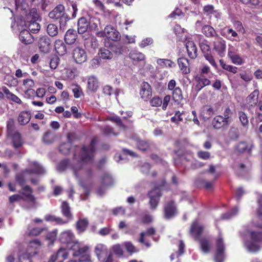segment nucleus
<instances>
[{"instance_id": "1", "label": "nucleus", "mask_w": 262, "mask_h": 262, "mask_svg": "<svg viewBox=\"0 0 262 262\" xmlns=\"http://www.w3.org/2000/svg\"><path fill=\"white\" fill-rule=\"evenodd\" d=\"M98 142L97 137L93 138L90 142L89 148L83 145L80 152V161L82 163H88L91 162L95 157V145Z\"/></svg>"}, {"instance_id": "2", "label": "nucleus", "mask_w": 262, "mask_h": 262, "mask_svg": "<svg viewBox=\"0 0 262 262\" xmlns=\"http://www.w3.org/2000/svg\"><path fill=\"white\" fill-rule=\"evenodd\" d=\"M215 252L214 254V260L215 262H223L225 258V252L226 250L224 238L221 233L215 240Z\"/></svg>"}, {"instance_id": "3", "label": "nucleus", "mask_w": 262, "mask_h": 262, "mask_svg": "<svg viewBox=\"0 0 262 262\" xmlns=\"http://www.w3.org/2000/svg\"><path fill=\"white\" fill-rule=\"evenodd\" d=\"M199 46L205 59L207 60L213 67L216 68L217 65L212 55L209 41L206 39L201 40L199 42Z\"/></svg>"}, {"instance_id": "4", "label": "nucleus", "mask_w": 262, "mask_h": 262, "mask_svg": "<svg viewBox=\"0 0 262 262\" xmlns=\"http://www.w3.org/2000/svg\"><path fill=\"white\" fill-rule=\"evenodd\" d=\"M23 173L27 174L43 175L46 173L44 168L37 162H29V167L23 170Z\"/></svg>"}, {"instance_id": "5", "label": "nucleus", "mask_w": 262, "mask_h": 262, "mask_svg": "<svg viewBox=\"0 0 262 262\" xmlns=\"http://www.w3.org/2000/svg\"><path fill=\"white\" fill-rule=\"evenodd\" d=\"M213 50L216 52L217 54L221 57L225 55L226 45L225 41L219 36L215 37L213 42Z\"/></svg>"}, {"instance_id": "6", "label": "nucleus", "mask_w": 262, "mask_h": 262, "mask_svg": "<svg viewBox=\"0 0 262 262\" xmlns=\"http://www.w3.org/2000/svg\"><path fill=\"white\" fill-rule=\"evenodd\" d=\"M33 191L32 188L28 185L21 188V190L18 191L20 194L23 196V201L34 204L36 203V198L33 194Z\"/></svg>"}, {"instance_id": "7", "label": "nucleus", "mask_w": 262, "mask_h": 262, "mask_svg": "<svg viewBox=\"0 0 262 262\" xmlns=\"http://www.w3.org/2000/svg\"><path fill=\"white\" fill-rule=\"evenodd\" d=\"M204 226L199 223L198 220H195L191 224L189 232L193 238L198 240L204 231Z\"/></svg>"}, {"instance_id": "8", "label": "nucleus", "mask_w": 262, "mask_h": 262, "mask_svg": "<svg viewBox=\"0 0 262 262\" xmlns=\"http://www.w3.org/2000/svg\"><path fill=\"white\" fill-rule=\"evenodd\" d=\"M178 214V208L173 200L168 202L165 205V218L170 220Z\"/></svg>"}, {"instance_id": "9", "label": "nucleus", "mask_w": 262, "mask_h": 262, "mask_svg": "<svg viewBox=\"0 0 262 262\" xmlns=\"http://www.w3.org/2000/svg\"><path fill=\"white\" fill-rule=\"evenodd\" d=\"M140 95L144 101H148L152 95V89L147 82L143 81L140 85Z\"/></svg>"}, {"instance_id": "10", "label": "nucleus", "mask_w": 262, "mask_h": 262, "mask_svg": "<svg viewBox=\"0 0 262 262\" xmlns=\"http://www.w3.org/2000/svg\"><path fill=\"white\" fill-rule=\"evenodd\" d=\"M51 39L47 35L40 36L38 41V46L40 52L47 53L50 51Z\"/></svg>"}, {"instance_id": "11", "label": "nucleus", "mask_w": 262, "mask_h": 262, "mask_svg": "<svg viewBox=\"0 0 262 262\" xmlns=\"http://www.w3.org/2000/svg\"><path fill=\"white\" fill-rule=\"evenodd\" d=\"M73 57L77 63L81 64L87 59V55L85 50L77 47L73 51Z\"/></svg>"}, {"instance_id": "12", "label": "nucleus", "mask_w": 262, "mask_h": 262, "mask_svg": "<svg viewBox=\"0 0 262 262\" xmlns=\"http://www.w3.org/2000/svg\"><path fill=\"white\" fill-rule=\"evenodd\" d=\"M230 123L222 115L215 116L212 121V127L216 129L227 128Z\"/></svg>"}, {"instance_id": "13", "label": "nucleus", "mask_w": 262, "mask_h": 262, "mask_svg": "<svg viewBox=\"0 0 262 262\" xmlns=\"http://www.w3.org/2000/svg\"><path fill=\"white\" fill-rule=\"evenodd\" d=\"M194 79L196 81L195 90L197 92H200L203 88L211 84V81L202 74H198Z\"/></svg>"}, {"instance_id": "14", "label": "nucleus", "mask_w": 262, "mask_h": 262, "mask_svg": "<svg viewBox=\"0 0 262 262\" xmlns=\"http://www.w3.org/2000/svg\"><path fill=\"white\" fill-rule=\"evenodd\" d=\"M11 28L14 31L22 30L27 26V17H11Z\"/></svg>"}, {"instance_id": "15", "label": "nucleus", "mask_w": 262, "mask_h": 262, "mask_svg": "<svg viewBox=\"0 0 262 262\" xmlns=\"http://www.w3.org/2000/svg\"><path fill=\"white\" fill-rule=\"evenodd\" d=\"M84 45L90 52H95L99 47L97 39L94 36H90L84 39Z\"/></svg>"}, {"instance_id": "16", "label": "nucleus", "mask_w": 262, "mask_h": 262, "mask_svg": "<svg viewBox=\"0 0 262 262\" xmlns=\"http://www.w3.org/2000/svg\"><path fill=\"white\" fill-rule=\"evenodd\" d=\"M20 41L25 45H30L34 41V38L30 32L26 29L20 31L19 34Z\"/></svg>"}, {"instance_id": "17", "label": "nucleus", "mask_w": 262, "mask_h": 262, "mask_svg": "<svg viewBox=\"0 0 262 262\" xmlns=\"http://www.w3.org/2000/svg\"><path fill=\"white\" fill-rule=\"evenodd\" d=\"M99 87V82L98 79L94 76H90L87 80V92L95 93Z\"/></svg>"}, {"instance_id": "18", "label": "nucleus", "mask_w": 262, "mask_h": 262, "mask_svg": "<svg viewBox=\"0 0 262 262\" xmlns=\"http://www.w3.org/2000/svg\"><path fill=\"white\" fill-rule=\"evenodd\" d=\"M161 195L160 191L158 189H153L148 192V196L150 198L149 204L151 209H154L156 208Z\"/></svg>"}, {"instance_id": "19", "label": "nucleus", "mask_w": 262, "mask_h": 262, "mask_svg": "<svg viewBox=\"0 0 262 262\" xmlns=\"http://www.w3.org/2000/svg\"><path fill=\"white\" fill-rule=\"evenodd\" d=\"M185 42L188 56L192 59H195L198 56V48L196 45L191 40H186Z\"/></svg>"}, {"instance_id": "20", "label": "nucleus", "mask_w": 262, "mask_h": 262, "mask_svg": "<svg viewBox=\"0 0 262 262\" xmlns=\"http://www.w3.org/2000/svg\"><path fill=\"white\" fill-rule=\"evenodd\" d=\"M39 17H27V26L29 30L33 33H37L40 29V25L36 22Z\"/></svg>"}, {"instance_id": "21", "label": "nucleus", "mask_w": 262, "mask_h": 262, "mask_svg": "<svg viewBox=\"0 0 262 262\" xmlns=\"http://www.w3.org/2000/svg\"><path fill=\"white\" fill-rule=\"evenodd\" d=\"M88 250L89 247L84 246L79 247L77 251H76V255L80 256V258L79 259V262L91 261L90 255L88 254Z\"/></svg>"}, {"instance_id": "22", "label": "nucleus", "mask_w": 262, "mask_h": 262, "mask_svg": "<svg viewBox=\"0 0 262 262\" xmlns=\"http://www.w3.org/2000/svg\"><path fill=\"white\" fill-rule=\"evenodd\" d=\"M129 58L132 60L133 64L136 62L144 61L145 59V55L137 50H133L130 51L128 54Z\"/></svg>"}, {"instance_id": "23", "label": "nucleus", "mask_w": 262, "mask_h": 262, "mask_svg": "<svg viewBox=\"0 0 262 262\" xmlns=\"http://www.w3.org/2000/svg\"><path fill=\"white\" fill-rule=\"evenodd\" d=\"M75 235L71 231L62 232L59 236L60 242L64 244H69L74 242Z\"/></svg>"}, {"instance_id": "24", "label": "nucleus", "mask_w": 262, "mask_h": 262, "mask_svg": "<svg viewBox=\"0 0 262 262\" xmlns=\"http://www.w3.org/2000/svg\"><path fill=\"white\" fill-rule=\"evenodd\" d=\"M179 67L183 74L186 75L190 73L189 60L185 57H181L178 59Z\"/></svg>"}, {"instance_id": "25", "label": "nucleus", "mask_w": 262, "mask_h": 262, "mask_svg": "<svg viewBox=\"0 0 262 262\" xmlns=\"http://www.w3.org/2000/svg\"><path fill=\"white\" fill-rule=\"evenodd\" d=\"M200 244V249L204 253H208L210 252L211 248L210 239L206 237H203L198 240Z\"/></svg>"}, {"instance_id": "26", "label": "nucleus", "mask_w": 262, "mask_h": 262, "mask_svg": "<svg viewBox=\"0 0 262 262\" xmlns=\"http://www.w3.org/2000/svg\"><path fill=\"white\" fill-rule=\"evenodd\" d=\"M7 136L11 139L13 146L15 148H18L23 145V142L21 136L18 132L9 135Z\"/></svg>"}, {"instance_id": "27", "label": "nucleus", "mask_w": 262, "mask_h": 262, "mask_svg": "<svg viewBox=\"0 0 262 262\" xmlns=\"http://www.w3.org/2000/svg\"><path fill=\"white\" fill-rule=\"evenodd\" d=\"M105 32L106 33L107 37L113 41H117L121 38L120 33L114 28L107 26L105 28Z\"/></svg>"}, {"instance_id": "28", "label": "nucleus", "mask_w": 262, "mask_h": 262, "mask_svg": "<svg viewBox=\"0 0 262 262\" xmlns=\"http://www.w3.org/2000/svg\"><path fill=\"white\" fill-rule=\"evenodd\" d=\"M31 118L30 111H23L20 112L17 117V121L21 125H25L29 122Z\"/></svg>"}, {"instance_id": "29", "label": "nucleus", "mask_w": 262, "mask_h": 262, "mask_svg": "<svg viewBox=\"0 0 262 262\" xmlns=\"http://www.w3.org/2000/svg\"><path fill=\"white\" fill-rule=\"evenodd\" d=\"M77 36L76 30L71 29H69L64 35V41L68 45H72L76 40Z\"/></svg>"}, {"instance_id": "30", "label": "nucleus", "mask_w": 262, "mask_h": 262, "mask_svg": "<svg viewBox=\"0 0 262 262\" xmlns=\"http://www.w3.org/2000/svg\"><path fill=\"white\" fill-rule=\"evenodd\" d=\"M2 90L6 95L7 99L17 104H21L22 103L21 99L16 95L11 93L6 86H2Z\"/></svg>"}, {"instance_id": "31", "label": "nucleus", "mask_w": 262, "mask_h": 262, "mask_svg": "<svg viewBox=\"0 0 262 262\" xmlns=\"http://www.w3.org/2000/svg\"><path fill=\"white\" fill-rule=\"evenodd\" d=\"M54 43L55 50L59 56H63L67 53L66 45L62 40H56Z\"/></svg>"}, {"instance_id": "32", "label": "nucleus", "mask_w": 262, "mask_h": 262, "mask_svg": "<svg viewBox=\"0 0 262 262\" xmlns=\"http://www.w3.org/2000/svg\"><path fill=\"white\" fill-rule=\"evenodd\" d=\"M89 221L87 218H80L76 223V228L78 233H83L87 229Z\"/></svg>"}, {"instance_id": "33", "label": "nucleus", "mask_w": 262, "mask_h": 262, "mask_svg": "<svg viewBox=\"0 0 262 262\" xmlns=\"http://www.w3.org/2000/svg\"><path fill=\"white\" fill-rule=\"evenodd\" d=\"M61 211L63 216L69 221L73 219V215L69 203L67 201H63L61 205Z\"/></svg>"}, {"instance_id": "34", "label": "nucleus", "mask_w": 262, "mask_h": 262, "mask_svg": "<svg viewBox=\"0 0 262 262\" xmlns=\"http://www.w3.org/2000/svg\"><path fill=\"white\" fill-rule=\"evenodd\" d=\"M174 145L178 148L175 150L174 152L179 157H183L187 152L185 149V142L184 141L177 140Z\"/></svg>"}, {"instance_id": "35", "label": "nucleus", "mask_w": 262, "mask_h": 262, "mask_svg": "<svg viewBox=\"0 0 262 262\" xmlns=\"http://www.w3.org/2000/svg\"><path fill=\"white\" fill-rule=\"evenodd\" d=\"M89 25L90 22L86 19V17H80L78 20V32L82 33L85 32Z\"/></svg>"}, {"instance_id": "36", "label": "nucleus", "mask_w": 262, "mask_h": 262, "mask_svg": "<svg viewBox=\"0 0 262 262\" xmlns=\"http://www.w3.org/2000/svg\"><path fill=\"white\" fill-rule=\"evenodd\" d=\"M174 31L177 36V40L182 42H185L186 41V35L183 32V29L180 25H176L174 26Z\"/></svg>"}, {"instance_id": "37", "label": "nucleus", "mask_w": 262, "mask_h": 262, "mask_svg": "<svg viewBox=\"0 0 262 262\" xmlns=\"http://www.w3.org/2000/svg\"><path fill=\"white\" fill-rule=\"evenodd\" d=\"M114 180L108 173H104L101 177V184L105 187L108 188L114 185Z\"/></svg>"}, {"instance_id": "38", "label": "nucleus", "mask_w": 262, "mask_h": 262, "mask_svg": "<svg viewBox=\"0 0 262 262\" xmlns=\"http://www.w3.org/2000/svg\"><path fill=\"white\" fill-rule=\"evenodd\" d=\"M202 33L207 37L219 36L214 29L209 25H205L202 28Z\"/></svg>"}, {"instance_id": "39", "label": "nucleus", "mask_w": 262, "mask_h": 262, "mask_svg": "<svg viewBox=\"0 0 262 262\" xmlns=\"http://www.w3.org/2000/svg\"><path fill=\"white\" fill-rule=\"evenodd\" d=\"M156 232L155 229L153 227H150L147 229L145 232H142L140 234V238H139V242L145 245L147 247H149L150 246V244L148 243H146L144 241V236L145 235H154Z\"/></svg>"}, {"instance_id": "40", "label": "nucleus", "mask_w": 262, "mask_h": 262, "mask_svg": "<svg viewBox=\"0 0 262 262\" xmlns=\"http://www.w3.org/2000/svg\"><path fill=\"white\" fill-rule=\"evenodd\" d=\"M64 10L62 5H58L49 13V16H63Z\"/></svg>"}, {"instance_id": "41", "label": "nucleus", "mask_w": 262, "mask_h": 262, "mask_svg": "<svg viewBox=\"0 0 262 262\" xmlns=\"http://www.w3.org/2000/svg\"><path fill=\"white\" fill-rule=\"evenodd\" d=\"M98 54L100 58L102 59L110 60L113 57V53L106 48H100L99 49Z\"/></svg>"}, {"instance_id": "42", "label": "nucleus", "mask_w": 262, "mask_h": 262, "mask_svg": "<svg viewBox=\"0 0 262 262\" xmlns=\"http://www.w3.org/2000/svg\"><path fill=\"white\" fill-rule=\"evenodd\" d=\"M259 95V91L255 90L247 97L249 103H251V105H255L258 102V98Z\"/></svg>"}, {"instance_id": "43", "label": "nucleus", "mask_w": 262, "mask_h": 262, "mask_svg": "<svg viewBox=\"0 0 262 262\" xmlns=\"http://www.w3.org/2000/svg\"><path fill=\"white\" fill-rule=\"evenodd\" d=\"M7 136L17 131L15 130V122L13 118H9L7 121L6 124Z\"/></svg>"}, {"instance_id": "44", "label": "nucleus", "mask_w": 262, "mask_h": 262, "mask_svg": "<svg viewBox=\"0 0 262 262\" xmlns=\"http://www.w3.org/2000/svg\"><path fill=\"white\" fill-rule=\"evenodd\" d=\"M55 135L50 131L46 132L42 137V141L47 144L52 143L55 140Z\"/></svg>"}, {"instance_id": "45", "label": "nucleus", "mask_w": 262, "mask_h": 262, "mask_svg": "<svg viewBox=\"0 0 262 262\" xmlns=\"http://www.w3.org/2000/svg\"><path fill=\"white\" fill-rule=\"evenodd\" d=\"M214 110L212 107L206 106L204 107L201 115L204 118V119H208L212 116Z\"/></svg>"}, {"instance_id": "46", "label": "nucleus", "mask_w": 262, "mask_h": 262, "mask_svg": "<svg viewBox=\"0 0 262 262\" xmlns=\"http://www.w3.org/2000/svg\"><path fill=\"white\" fill-rule=\"evenodd\" d=\"M47 31L50 36H56L58 33V27L55 24H50L47 26Z\"/></svg>"}, {"instance_id": "47", "label": "nucleus", "mask_w": 262, "mask_h": 262, "mask_svg": "<svg viewBox=\"0 0 262 262\" xmlns=\"http://www.w3.org/2000/svg\"><path fill=\"white\" fill-rule=\"evenodd\" d=\"M172 98L175 102H179L183 99V95L181 89L179 87L176 88L173 90Z\"/></svg>"}, {"instance_id": "48", "label": "nucleus", "mask_w": 262, "mask_h": 262, "mask_svg": "<svg viewBox=\"0 0 262 262\" xmlns=\"http://www.w3.org/2000/svg\"><path fill=\"white\" fill-rule=\"evenodd\" d=\"M137 146L139 150L142 151H148L150 148L148 142L144 140L138 141L137 143Z\"/></svg>"}, {"instance_id": "49", "label": "nucleus", "mask_w": 262, "mask_h": 262, "mask_svg": "<svg viewBox=\"0 0 262 262\" xmlns=\"http://www.w3.org/2000/svg\"><path fill=\"white\" fill-rule=\"evenodd\" d=\"M47 230V228L45 227H35L31 229L28 233L30 236H37L39 235L43 231Z\"/></svg>"}, {"instance_id": "50", "label": "nucleus", "mask_w": 262, "mask_h": 262, "mask_svg": "<svg viewBox=\"0 0 262 262\" xmlns=\"http://www.w3.org/2000/svg\"><path fill=\"white\" fill-rule=\"evenodd\" d=\"M204 11L206 15H213L214 16L220 15L221 14L216 10H214V7L212 5H207L204 7Z\"/></svg>"}, {"instance_id": "51", "label": "nucleus", "mask_w": 262, "mask_h": 262, "mask_svg": "<svg viewBox=\"0 0 262 262\" xmlns=\"http://www.w3.org/2000/svg\"><path fill=\"white\" fill-rule=\"evenodd\" d=\"M220 64L222 68L225 70L230 72L233 74H235L237 72V68L232 65L227 64L224 63L222 59L220 60Z\"/></svg>"}, {"instance_id": "52", "label": "nucleus", "mask_w": 262, "mask_h": 262, "mask_svg": "<svg viewBox=\"0 0 262 262\" xmlns=\"http://www.w3.org/2000/svg\"><path fill=\"white\" fill-rule=\"evenodd\" d=\"M238 115L242 125L244 127H247L249 124V121L247 114L243 111H239Z\"/></svg>"}, {"instance_id": "53", "label": "nucleus", "mask_w": 262, "mask_h": 262, "mask_svg": "<svg viewBox=\"0 0 262 262\" xmlns=\"http://www.w3.org/2000/svg\"><path fill=\"white\" fill-rule=\"evenodd\" d=\"M250 237L254 242H262V232L252 231L250 233Z\"/></svg>"}, {"instance_id": "54", "label": "nucleus", "mask_w": 262, "mask_h": 262, "mask_svg": "<svg viewBox=\"0 0 262 262\" xmlns=\"http://www.w3.org/2000/svg\"><path fill=\"white\" fill-rule=\"evenodd\" d=\"M25 174L23 170L21 173L17 174L15 176V180L21 188L26 185H25L26 181L25 178Z\"/></svg>"}, {"instance_id": "55", "label": "nucleus", "mask_w": 262, "mask_h": 262, "mask_svg": "<svg viewBox=\"0 0 262 262\" xmlns=\"http://www.w3.org/2000/svg\"><path fill=\"white\" fill-rule=\"evenodd\" d=\"M57 231L54 230L47 233L46 239L49 241V244H53L57 238Z\"/></svg>"}, {"instance_id": "56", "label": "nucleus", "mask_w": 262, "mask_h": 262, "mask_svg": "<svg viewBox=\"0 0 262 262\" xmlns=\"http://www.w3.org/2000/svg\"><path fill=\"white\" fill-rule=\"evenodd\" d=\"M93 2L95 6L101 11L103 12L104 14L106 15L109 14L108 10L105 8L103 4L100 0H93Z\"/></svg>"}, {"instance_id": "57", "label": "nucleus", "mask_w": 262, "mask_h": 262, "mask_svg": "<svg viewBox=\"0 0 262 262\" xmlns=\"http://www.w3.org/2000/svg\"><path fill=\"white\" fill-rule=\"evenodd\" d=\"M71 144L66 143H63L59 147V151L63 155H67L70 152Z\"/></svg>"}, {"instance_id": "58", "label": "nucleus", "mask_w": 262, "mask_h": 262, "mask_svg": "<svg viewBox=\"0 0 262 262\" xmlns=\"http://www.w3.org/2000/svg\"><path fill=\"white\" fill-rule=\"evenodd\" d=\"M95 253L100 260L102 256L106 253V251L103 245H98L95 248Z\"/></svg>"}, {"instance_id": "59", "label": "nucleus", "mask_w": 262, "mask_h": 262, "mask_svg": "<svg viewBox=\"0 0 262 262\" xmlns=\"http://www.w3.org/2000/svg\"><path fill=\"white\" fill-rule=\"evenodd\" d=\"M111 49L116 54L119 55L123 53L124 47L118 43L117 45H112L111 46Z\"/></svg>"}, {"instance_id": "60", "label": "nucleus", "mask_w": 262, "mask_h": 262, "mask_svg": "<svg viewBox=\"0 0 262 262\" xmlns=\"http://www.w3.org/2000/svg\"><path fill=\"white\" fill-rule=\"evenodd\" d=\"M125 247L126 250L130 254L138 252L139 251L138 249L136 248L134 245L130 242H126L125 243Z\"/></svg>"}, {"instance_id": "61", "label": "nucleus", "mask_w": 262, "mask_h": 262, "mask_svg": "<svg viewBox=\"0 0 262 262\" xmlns=\"http://www.w3.org/2000/svg\"><path fill=\"white\" fill-rule=\"evenodd\" d=\"M5 80V84L9 87L16 86L18 84L17 79L12 76H8Z\"/></svg>"}, {"instance_id": "62", "label": "nucleus", "mask_w": 262, "mask_h": 262, "mask_svg": "<svg viewBox=\"0 0 262 262\" xmlns=\"http://www.w3.org/2000/svg\"><path fill=\"white\" fill-rule=\"evenodd\" d=\"M171 122L175 123L178 124L180 122L183 121V118L182 117V113L180 111H177L175 113L174 116L172 117L170 119Z\"/></svg>"}, {"instance_id": "63", "label": "nucleus", "mask_w": 262, "mask_h": 262, "mask_svg": "<svg viewBox=\"0 0 262 262\" xmlns=\"http://www.w3.org/2000/svg\"><path fill=\"white\" fill-rule=\"evenodd\" d=\"M233 114L232 110L229 107H227L223 113V117L230 124L231 122V116Z\"/></svg>"}, {"instance_id": "64", "label": "nucleus", "mask_w": 262, "mask_h": 262, "mask_svg": "<svg viewBox=\"0 0 262 262\" xmlns=\"http://www.w3.org/2000/svg\"><path fill=\"white\" fill-rule=\"evenodd\" d=\"M162 103V99L159 96H154L150 100V104L152 106H160Z\"/></svg>"}]
</instances>
